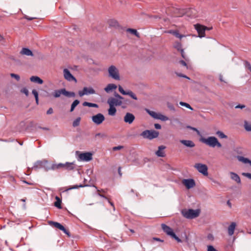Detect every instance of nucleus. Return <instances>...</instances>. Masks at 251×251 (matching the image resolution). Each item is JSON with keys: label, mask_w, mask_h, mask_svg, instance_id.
Returning <instances> with one entry per match:
<instances>
[{"label": "nucleus", "mask_w": 251, "mask_h": 251, "mask_svg": "<svg viewBox=\"0 0 251 251\" xmlns=\"http://www.w3.org/2000/svg\"><path fill=\"white\" fill-rule=\"evenodd\" d=\"M200 141L212 148H215L216 147L218 148H221L222 145L219 142L218 139L215 136H209L207 138L204 137H201Z\"/></svg>", "instance_id": "1"}, {"label": "nucleus", "mask_w": 251, "mask_h": 251, "mask_svg": "<svg viewBox=\"0 0 251 251\" xmlns=\"http://www.w3.org/2000/svg\"><path fill=\"white\" fill-rule=\"evenodd\" d=\"M200 213L199 209L194 210L192 209H183L181 214L183 217L187 219H192L198 217Z\"/></svg>", "instance_id": "2"}, {"label": "nucleus", "mask_w": 251, "mask_h": 251, "mask_svg": "<svg viewBox=\"0 0 251 251\" xmlns=\"http://www.w3.org/2000/svg\"><path fill=\"white\" fill-rule=\"evenodd\" d=\"M115 97H110L107 100V103L114 106H121L123 103L122 100L124 98L119 94L116 93L114 95Z\"/></svg>", "instance_id": "3"}, {"label": "nucleus", "mask_w": 251, "mask_h": 251, "mask_svg": "<svg viewBox=\"0 0 251 251\" xmlns=\"http://www.w3.org/2000/svg\"><path fill=\"white\" fill-rule=\"evenodd\" d=\"M161 227L164 232L168 235L171 236L172 238L175 239L177 242H182V241L179 239L174 232L173 230L169 226L164 224H161Z\"/></svg>", "instance_id": "4"}, {"label": "nucleus", "mask_w": 251, "mask_h": 251, "mask_svg": "<svg viewBox=\"0 0 251 251\" xmlns=\"http://www.w3.org/2000/svg\"><path fill=\"white\" fill-rule=\"evenodd\" d=\"M109 76L113 79L119 80L120 76L119 70L114 65L110 66L108 69Z\"/></svg>", "instance_id": "5"}, {"label": "nucleus", "mask_w": 251, "mask_h": 251, "mask_svg": "<svg viewBox=\"0 0 251 251\" xmlns=\"http://www.w3.org/2000/svg\"><path fill=\"white\" fill-rule=\"evenodd\" d=\"M141 135L145 138L151 140L157 138L159 135V132L154 130H146L142 132Z\"/></svg>", "instance_id": "6"}, {"label": "nucleus", "mask_w": 251, "mask_h": 251, "mask_svg": "<svg viewBox=\"0 0 251 251\" xmlns=\"http://www.w3.org/2000/svg\"><path fill=\"white\" fill-rule=\"evenodd\" d=\"M194 27L198 33L199 37L200 38L204 37L205 36V31L206 30H210L212 28V27L208 28L199 24L194 25Z\"/></svg>", "instance_id": "7"}, {"label": "nucleus", "mask_w": 251, "mask_h": 251, "mask_svg": "<svg viewBox=\"0 0 251 251\" xmlns=\"http://www.w3.org/2000/svg\"><path fill=\"white\" fill-rule=\"evenodd\" d=\"M194 167L199 173L202 174L203 175L205 176L208 175V167L205 164L198 163H196Z\"/></svg>", "instance_id": "8"}, {"label": "nucleus", "mask_w": 251, "mask_h": 251, "mask_svg": "<svg viewBox=\"0 0 251 251\" xmlns=\"http://www.w3.org/2000/svg\"><path fill=\"white\" fill-rule=\"evenodd\" d=\"M93 122L97 125L101 124L105 120V117L103 114L99 113L92 117Z\"/></svg>", "instance_id": "9"}, {"label": "nucleus", "mask_w": 251, "mask_h": 251, "mask_svg": "<svg viewBox=\"0 0 251 251\" xmlns=\"http://www.w3.org/2000/svg\"><path fill=\"white\" fill-rule=\"evenodd\" d=\"M78 160L83 161H89L92 159V154L91 152L81 153L78 155Z\"/></svg>", "instance_id": "10"}, {"label": "nucleus", "mask_w": 251, "mask_h": 251, "mask_svg": "<svg viewBox=\"0 0 251 251\" xmlns=\"http://www.w3.org/2000/svg\"><path fill=\"white\" fill-rule=\"evenodd\" d=\"M95 90L92 87H84L82 91L78 92V95L80 97H82L85 95H90L95 94Z\"/></svg>", "instance_id": "11"}, {"label": "nucleus", "mask_w": 251, "mask_h": 251, "mask_svg": "<svg viewBox=\"0 0 251 251\" xmlns=\"http://www.w3.org/2000/svg\"><path fill=\"white\" fill-rule=\"evenodd\" d=\"M118 89H119V92L122 94H123L124 95H128L135 100H137V98L136 95L131 91H130V90L125 91L124 90V89L123 88V87L120 85L119 86Z\"/></svg>", "instance_id": "12"}, {"label": "nucleus", "mask_w": 251, "mask_h": 251, "mask_svg": "<svg viewBox=\"0 0 251 251\" xmlns=\"http://www.w3.org/2000/svg\"><path fill=\"white\" fill-rule=\"evenodd\" d=\"M118 89H119V92L122 94H123L124 95H128L135 100H137V98L136 95L131 91H130V90L125 91L124 90V89L123 88V87L120 85L119 86Z\"/></svg>", "instance_id": "13"}, {"label": "nucleus", "mask_w": 251, "mask_h": 251, "mask_svg": "<svg viewBox=\"0 0 251 251\" xmlns=\"http://www.w3.org/2000/svg\"><path fill=\"white\" fill-rule=\"evenodd\" d=\"M50 225L52 226L59 229L60 230L63 231L65 233L69 235V231L66 229L64 226H63L62 225H61L60 223L56 222H53V221H50L49 222Z\"/></svg>", "instance_id": "14"}, {"label": "nucleus", "mask_w": 251, "mask_h": 251, "mask_svg": "<svg viewBox=\"0 0 251 251\" xmlns=\"http://www.w3.org/2000/svg\"><path fill=\"white\" fill-rule=\"evenodd\" d=\"M64 78L68 81H74L76 82V78L71 74L70 72L67 69H64L63 70Z\"/></svg>", "instance_id": "15"}, {"label": "nucleus", "mask_w": 251, "mask_h": 251, "mask_svg": "<svg viewBox=\"0 0 251 251\" xmlns=\"http://www.w3.org/2000/svg\"><path fill=\"white\" fill-rule=\"evenodd\" d=\"M135 119V117L133 114L127 112L124 117V121L126 123L131 124L134 121Z\"/></svg>", "instance_id": "16"}, {"label": "nucleus", "mask_w": 251, "mask_h": 251, "mask_svg": "<svg viewBox=\"0 0 251 251\" xmlns=\"http://www.w3.org/2000/svg\"><path fill=\"white\" fill-rule=\"evenodd\" d=\"M182 183L187 189H190L195 186V181L193 179H183Z\"/></svg>", "instance_id": "17"}, {"label": "nucleus", "mask_w": 251, "mask_h": 251, "mask_svg": "<svg viewBox=\"0 0 251 251\" xmlns=\"http://www.w3.org/2000/svg\"><path fill=\"white\" fill-rule=\"evenodd\" d=\"M48 164V162L47 160L38 161L35 163L33 169H36L38 168H46Z\"/></svg>", "instance_id": "18"}, {"label": "nucleus", "mask_w": 251, "mask_h": 251, "mask_svg": "<svg viewBox=\"0 0 251 251\" xmlns=\"http://www.w3.org/2000/svg\"><path fill=\"white\" fill-rule=\"evenodd\" d=\"M165 148L166 147L164 146H159L158 150L155 152L156 155L159 157H164L165 153L164 150Z\"/></svg>", "instance_id": "19"}, {"label": "nucleus", "mask_w": 251, "mask_h": 251, "mask_svg": "<svg viewBox=\"0 0 251 251\" xmlns=\"http://www.w3.org/2000/svg\"><path fill=\"white\" fill-rule=\"evenodd\" d=\"M180 142L187 147L193 148L195 146V143L191 140H182Z\"/></svg>", "instance_id": "20"}, {"label": "nucleus", "mask_w": 251, "mask_h": 251, "mask_svg": "<svg viewBox=\"0 0 251 251\" xmlns=\"http://www.w3.org/2000/svg\"><path fill=\"white\" fill-rule=\"evenodd\" d=\"M64 91L65 88L55 90L52 93V95L55 98L60 97L61 95H63L65 96Z\"/></svg>", "instance_id": "21"}, {"label": "nucleus", "mask_w": 251, "mask_h": 251, "mask_svg": "<svg viewBox=\"0 0 251 251\" xmlns=\"http://www.w3.org/2000/svg\"><path fill=\"white\" fill-rule=\"evenodd\" d=\"M174 47L178 50L181 52V56L183 58H185L183 50L182 49V45L180 42H176Z\"/></svg>", "instance_id": "22"}, {"label": "nucleus", "mask_w": 251, "mask_h": 251, "mask_svg": "<svg viewBox=\"0 0 251 251\" xmlns=\"http://www.w3.org/2000/svg\"><path fill=\"white\" fill-rule=\"evenodd\" d=\"M65 165H66V163L64 164V163L53 164L52 165L50 168H51V169H52L53 170H58V169H65Z\"/></svg>", "instance_id": "23"}, {"label": "nucleus", "mask_w": 251, "mask_h": 251, "mask_svg": "<svg viewBox=\"0 0 251 251\" xmlns=\"http://www.w3.org/2000/svg\"><path fill=\"white\" fill-rule=\"evenodd\" d=\"M30 80L31 82L42 84L43 83V80L37 76H32L30 77Z\"/></svg>", "instance_id": "24"}, {"label": "nucleus", "mask_w": 251, "mask_h": 251, "mask_svg": "<svg viewBox=\"0 0 251 251\" xmlns=\"http://www.w3.org/2000/svg\"><path fill=\"white\" fill-rule=\"evenodd\" d=\"M20 53L23 55H25L27 56H33V53L29 49L25 48H24L22 49L20 51Z\"/></svg>", "instance_id": "25"}, {"label": "nucleus", "mask_w": 251, "mask_h": 251, "mask_svg": "<svg viewBox=\"0 0 251 251\" xmlns=\"http://www.w3.org/2000/svg\"><path fill=\"white\" fill-rule=\"evenodd\" d=\"M230 177L232 180L235 181L237 183H241V180L239 176L236 173L230 172Z\"/></svg>", "instance_id": "26"}, {"label": "nucleus", "mask_w": 251, "mask_h": 251, "mask_svg": "<svg viewBox=\"0 0 251 251\" xmlns=\"http://www.w3.org/2000/svg\"><path fill=\"white\" fill-rule=\"evenodd\" d=\"M236 224L232 223L228 227V233L229 235L231 236L233 234L235 228Z\"/></svg>", "instance_id": "27"}, {"label": "nucleus", "mask_w": 251, "mask_h": 251, "mask_svg": "<svg viewBox=\"0 0 251 251\" xmlns=\"http://www.w3.org/2000/svg\"><path fill=\"white\" fill-rule=\"evenodd\" d=\"M76 166V165L74 163L66 162L65 170L67 171H71L74 170Z\"/></svg>", "instance_id": "28"}, {"label": "nucleus", "mask_w": 251, "mask_h": 251, "mask_svg": "<svg viewBox=\"0 0 251 251\" xmlns=\"http://www.w3.org/2000/svg\"><path fill=\"white\" fill-rule=\"evenodd\" d=\"M117 87V86L116 85L111 83L107 85V86L104 88V90L107 93H109L110 91L116 89Z\"/></svg>", "instance_id": "29"}, {"label": "nucleus", "mask_w": 251, "mask_h": 251, "mask_svg": "<svg viewBox=\"0 0 251 251\" xmlns=\"http://www.w3.org/2000/svg\"><path fill=\"white\" fill-rule=\"evenodd\" d=\"M167 32L169 33L172 34L176 37L178 38L179 39H181L184 36L183 35L179 34L178 31L177 30H170L168 31Z\"/></svg>", "instance_id": "30"}, {"label": "nucleus", "mask_w": 251, "mask_h": 251, "mask_svg": "<svg viewBox=\"0 0 251 251\" xmlns=\"http://www.w3.org/2000/svg\"><path fill=\"white\" fill-rule=\"evenodd\" d=\"M109 105V108L108 110V114L110 116H114L115 114H116V108L115 107V106H113V105Z\"/></svg>", "instance_id": "31"}, {"label": "nucleus", "mask_w": 251, "mask_h": 251, "mask_svg": "<svg viewBox=\"0 0 251 251\" xmlns=\"http://www.w3.org/2000/svg\"><path fill=\"white\" fill-rule=\"evenodd\" d=\"M82 104L84 106H88L95 108H98L99 107V105L97 104L93 103L87 101L84 102Z\"/></svg>", "instance_id": "32"}, {"label": "nucleus", "mask_w": 251, "mask_h": 251, "mask_svg": "<svg viewBox=\"0 0 251 251\" xmlns=\"http://www.w3.org/2000/svg\"><path fill=\"white\" fill-rule=\"evenodd\" d=\"M55 200H56V201L54 203V205L60 209L61 208V200H60V199L57 197V196H56L55 197Z\"/></svg>", "instance_id": "33"}, {"label": "nucleus", "mask_w": 251, "mask_h": 251, "mask_svg": "<svg viewBox=\"0 0 251 251\" xmlns=\"http://www.w3.org/2000/svg\"><path fill=\"white\" fill-rule=\"evenodd\" d=\"M216 134L221 139H226L227 136L221 131L218 130L216 132Z\"/></svg>", "instance_id": "34"}, {"label": "nucleus", "mask_w": 251, "mask_h": 251, "mask_svg": "<svg viewBox=\"0 0 251 251\" xmlns=\"http://www.w3.org/2000/svg\"><path fill=\"white\" fill-rule=\"evenodd\" d=\"M156 119H159L163 121H166L169 120L168 117H167L166 116H164L161 114L158 113Z\"/></svg>", "instance_id": "35"}, {"label": "nucleus", "mask_w": 251, "mask_h": 251, "mask_svg": "<svg viewBox=\"0 0 251 251\" xmlns=\"http://www.w3.org/2000/svg\"><path fill=\"white\" fill-rule=\"evenodd\" d=\"M244 128L247 131H251V123L245 121L244 122Z\"/></svg>", "instance_id": "36"}, {"label": "nucleus", "mask_w": 251, "mask_h": 251, "mask_svg": "<svg viewBox=\"0 0 251 251\" xmlns=\"http://www.w3.org/2000/svg\"><path fill=\"white\" fill-rule=\"evenodd\" d=\"M79 101L77 100H74L71 105L70 112H73L74 110L75 107L79 103Z\"/></svg>", "instance_id": "37"}, {"label": "nucleus", "mask_w": 251, "mask_h": 251, "mask_svg": "<svg viewBox=\"0 0 251 251\" xmlns=\"http://www.w3.org/2000/svg\"><path fill=\"white\" fill-rule=\"evenodd\" d=\"M145 110L152 117L154 118V119H156L158 113L154 111H151L148 109H146Z\"/></svg>", "instance_id": "38"}, {"label": "nucleus", "mask_w": 251, "mask_h": 251, "mask_svg": "<svg viewBox=\"0 0 251 251\" xmlns=\"http://www.w3.org/2000/svg\"><path fill=\"white\" fill-rule=\"evenodd\" d=\"M126 31L127 32H130V33L135 35L137 37H139V34L137 31V30L136 29H132V28H128V29H127Z\"/></svg>", "instance_id": "39"}, {"label": "nucleus", "mask_w": 251, "mask_h": 251, "mask_svg": "<svg viewBox=\"0 0 251 251\" xmlns=\"http://www.w3.org/2000/svg\"><path fill=\"white\" fill-rule=\"evenodd\" d=\"M32 94L34 95V96L35 97L36 104H38V103H39V99H38V92L36 90L33 89L32 91Z\"/></svg>", "instance_id": "40"}, {"label": "nucleus", "mask_w": 251, "mask_h": 251, "mask_svg": "<svg viewBox=\"0 0 251 251\" xmlns=\"http://www.w3.org/2000/svg\"><path fill=\"white\" fill-rule=\"evenodd\" d=\"M64 92L65 96L68 97H74L75 95L74 92L67 91L65 89Z\"/></svg>", "instance_id": "41"}, {"label": "nucleus", "mask_w": 251, "mask_h": 251, "mask_svg": "<svg viewBox=\"0 0 251 251\" xmlns=\"http://www.w3.org/2000/svg\"><path fill=\"white\" fill-rule=\"evenodd\" d=\"M81 118L80 117L77 118L73 123V126L74 127L77 126L79 125Z\"/></svg>", "instance_id": "42"}, {"label": "nucleus", "mask_w": 251, "mask_h": 251, "mask_svg": "<svg viewBox=\"0 0 251 251\" xmlns=\"http://www.w3.org/2000/svg\"><path fill=\"white\" fill-rule=\"evenodd\" d=\"M179 104L181 106H185L186 107L191 109L193 110L192 107L190 106V105L187 103L184 102H180Z\"/></svg>", "instance_id": "43"}, {"label": "nucleus", "mask_w": 251, "mask_h": 251, "mask_svg": "<svg viewBox=\"0 0 251 251\" xmlns=\"http://www.w3.org/2000/svg\"><path fill=\"white\" fill-rule=\"evenodd\" d=\"M10 76L12 77L15 78L17 81H19L20 79V77L18 75L12 73L10 74Z\"/></svg>", "instance_id": "44"}, {"label": "nucleus", "mask_w": 251, "mask_h": 251, "mask_svg": "<svg viewBox=\"0 0 251 251\" xmlns=\"http://www.w3.org/2000/svg\"><path fill=\"white\" fill-rule=\"evenodd\" d=\"M21 92L25 94L26 96L28 95V90L26 88H24L21 90Z\"/></svg>", "instance_id": "45"}, {"label": "nucleus", "mask_w": 251, "mask_h": 251, "mask_svg": "<svg viewBox=\"0 0 251 251\" xmlns=\"http://www.w3.org/2000/svg\"><path fill=\"white\" fill-rule=\"evenodd\" d=\"M82 187V185H74L72 187H70L69 188H68L66 189V191H68V190H71V189H76V188H78L79 187Z\"/></svg>", "instance_id": "46"}, {"label": "nucleus", "mask_w": 251, "mask_h": 251, "mask_svg": "<svg viewBox=\"0 0 251 251\" xmlns=\"http://www.w3.org/2000/svg\"><path fill=\"white\" fill-rule=\"evenodd\" d=\"M207 251H218L216 249H215L213 246L211 245H209L207 246Z\"/></svg>", "instance_id": "47"}, {"label": "nucleus", "mask_w": 251, "mask_h": 251, "mask_svg": "<svg viewBox=\"0 0 251 251\" xmlns=\"http://www.w3.org/2000/svg\"><path fill=\"white\" fill-rule=\"evenodd\" d=\"M240 160L242 161L245 163H249L250 162V160L249 159L243 157H241Z\"/></svg>", "instance_id": "48"}, {"label": "nucleus", "mask_w": 251, "mask_h": 251, "mask_svg": "<svg viewBox=\"0 0 251 251\" xmlns=\"http://www.w3.org/2000/svg\"><path fill=\"white\" fill-rule=\"evenodd\" d=\"M124 147L122 146H117V147H114L113 148V150L115 151H117V150H121L122 149H123Z\"/></svg>", "instance_id": "49"}, {"label": "nucleus", "mask_w": 251, "mask_h": 251, "mask_svg": "<svg viewBox=\"0 0 251 251\" xmlns=\"http://www.w3.org/2000/svg\"><path fill=\"white\" fill-rule=\"evenodd\" d=\"M246 67L251 72V65L250 63L247 61L245 62Z\"/></svg>", "instance_id": "50"}, {"label": "nucleus", "mask_w": 251, "mask_h": 251, "mask_svg": "<svg viewBox=\"0 0 251 251\" xmlns=\"http://www.w3.org/2000/svg\"><path fill=\"white\" fill-rule=\"evenodd\" d=\"M168 107L172 111H175V109L174 106L171 103H168L167 104Z\"/></svg>", "instance_id": "51"}, {"label": "nucleus", "mask_w": 251, "mask_h": 251, "mask_svg": "<svg viewBox=\"0 0 251 251\" xmlns=\"http://www.w3.org/2000/svg\"><path fill=\"white\" fill-rule=\"evenodd\" d=\"M242 175L251 179V174L248 173H243L242 174Z\"/></svg>", "instance_id": "52"}, {"label": "nucleus", "mask_w": 251, "mask_h": 251, "mask_svg": "<svg viewBox=\"0 0 251 251\" xmlns=\"http://www.w3.org/2000/svg\"><path fill=\"white\" fill-rule=\"evenodd\" d=\"M107 189L101 190L97 189V192L98 193H105L107 192Z\"/></svg>", "instance_id": "53"}, {"label": "nucleus", "mask_w": 251, "mask_h": 251, "mask_svg": "<svg viewBox=\"0 0 251 251\" xmlns=\"http://www.w3.org/2000/svg\"><path fill=\"white\" fill-rule=\"evenodd\" d=\"M245 107H246V106L244 104H238L235 106V108L243 109V108H245Z\"/></svg>", "instance_id": "54"}, {"label": "nucleus", "mask_w": 251, "mask_h": 251, "mask_svg": "<svg viewBox=\"0 0 251 251\" xmlns=\"http://www.w3.org/2000/svg\"><path fill=\"white\" fill-rule=\"evenodd\" d=\"M53 111L52 108H50L47 111V114H51L53 113Z\"/></svg>", "instance_id": "55"}, {"label": "nucleus", "mask_w": 251, "mask_h": 251, "mask_svg": "<svg viewBox=\"0 0 251 251\" xmlns=\"http://www.w3.org/2000/svg\"><path fill=\"white\" fill-rule=\"evenodd\" d=\"M154 127L156 129H160L161 128V126L159 124H155Z\"/></svg>", "instance_id": "56"}, {"label": "nucleus", "mask_w": 251, "mask_h": 251, "mask_svg": "<svg viewBox=\"0 0 251 251\" xmlns=\"http://www.w3.org/2000/svg\"><path fill=\"white\" fill-rule=\"evenodd\" d=\"M107 201L108 202L110 203V204L113 207V210H115V208L113 202L111 201L109 199L108 200H107Z\"/></svg>", "instance_id": "57"}, {"label": "nucleus", "mask_w": 251, "mask_h": 251, "mask_svg": "<svg viewBox=\"0 0 251 251\" xmlns=\"http://www.w3.org/2000/svg\"><path fill=\"white\" fill-rule=\"evenodd\" d=\"M98 195L100 196V197H102V198H103L105 199H106L107 200H108V198L104 196V195H103L102 194H101V193H98Z\"/></svg>", "instance_id": "58"}, {"label": "nucleus", "mask_w": 251, "mask_h": 251, "mask_svg": "<svg viewBox=\"0 0 251 251\" xmlns=\"http://www.w3.org/2000/svg\"><path fill=\"white\" fill-rule=\"evenodd\" d=\"M177 75L178 76H180V77H185V78H187L188 79H189V78L188 77H187L186 75H182L181 74H177Z\"/></svg>", "instance_id": "59"}, {"label": "nucleus", "mask_w": 251, "mask_h": 251, "mask_svg": "<svg viewBox=\"0 0 251 251\" xmlns=\"http://www.w3.org/2000/svg\"><path fill=\"white\" fill-rule=\"evenodd\" d=\"M179 63H180V64H181L182 65H183L184 66H187L186 63L184 61H183V60L180 61Z\"/></svg>", "instance_id": "60"}, {"label": "nucleus", "mask_w": 251, "mask_h": 251, "mask_svg": "<svg viewBox=\"0 0 251 251\" xmlns=\"http://www.w3.org/2000/svg\"><path fill=\"white\" fill-rule=\"evenodd\" d=\"M118 173H119V174L120 176H122V173H121V168L120 167H119V168H118Z\"/></svg>", "instance_id": "61"}, {"label": "nucleus", "mask_w": 251, "mask_h": 251, "mask_svg": "<svg viewBox=\"0 0 251 251\" xmlns=\"http://www.w3.org/2000/svg\"><path fill=\"white\" fill-rule=\"evenodd\" d=\"M153 240H155V241H157L163 242V240H161L160 239L158 238L154 237V238H153Z\"/></svg>", "instance_id": "62"}, {"label": "nucleus", "mask_w": 251, "mask_h": 251, "mask_svg": "<svg viewBox=\"0 0 251 251\" xmlns=\"http://www.w3.org/2000/svg\"><path fill=\"white\" fill-rule=\"evenodd\" d=\"M207 238L208 239H210V240L213 239V237L212 235H211V234H209L207 236Z\"/></svg>", "instance_id": "63"}, {"label": "nucleus", "mask_w": 251, "mask_h": 251, "mask_svg": "<svg viewBox=\"0 0 251 251\" xmlns=\"http://www.w3.org/2000/svg\"><path fill=\"white\" fill-rule=\"evenodd\" d=\"M25 18L28 20H32L34 19V18H29L27 16H25Z\"/></svg>", "instance_id": "64"}]
</instances>
